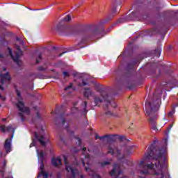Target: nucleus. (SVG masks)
Instances as JSON below:
<instances>
[{
	"label": "nucleus",
	"instance_id": "1",
	"mask_svg": "<svg viewBox=\"0 0 178 178\" xmlns=\"http://www.w3.org/2000/svg\"><path fill=\"white\" fill-rule=\"evenodd\" d=\"M55 30L60 35H80L81 37V44H86L88 40L98 37L101 34L99 28L95 24L86 25L83 30L80 31L76 27L67 26L60 22L56 26Z\"/></svg>",
	"mask_w": 178,
	"mask_h": 178
},
{
	"label": "nucleus",
	"instance_id": "2",
	"mask_svg": "<svg viewBox=\"0 0 178 178\" xmlns=\"http://www.w3.org/2000/svg\"><path fill=\"white\" fill-rule=\"evenodd\" d=\"M154 2L155 0H146L144 2L141 0H134V6H136L135 11H133L127 17H122L118 19L117 23H126L131 20H145L148 17H154Z\"/></svg>",
	"mask_w": 178,
	"mask_h": 178
},
{
	"label": "nucleus",
	"instance_id": "3",
	"mask_svg": "<svg viewBox=\"0 0 178 178\" xmlns=\"http://www.w3.org/2000/svg\"><path fill=\"white\" fill-rule=\"evenodd\" d=\"M162 7L159 6H156L154 9H153V13L154 15V19L157 20H161L163 19L164 22H167V23H172L174 20H176V16L178 14V10H167L163 12Z\"/></svg>",
	"mask_w": 178,
	"mask_h": 178
},
{
	"label": "nucleus",
	"instance_id": "4",
	"mask_svg": "<svg viewBox=\"0 0 178 178\" xmlns=\"http://www.w3.org/2000/svg\"><path fill=\"white\" fill-rule=\"evenodd\" d=\"M118 135H104V138H107L108 153L113 156H115V149L116 151L115 156L118 161L122 162L124 161V154H122V151L116 147L115 142L118 140Z\"/></svg>",
	"mask_w": 178,
	"mask_h": 178
},
{
	"label": "nucleus",
	"instance_id": "5",
	"mask_svg": "<svg viewBox=\"0 0 178 178\" xmlns=\"http://www.w3.org/2000/svg\"><path fill=\"white\" fill-rule=\"evenodd\" d=\"M145 106L146 115L147 116H150L149 123H151V124H154L157 119L155 112H157V111L159 110L161 106V99H159V97H156L152 102H148L147 100L145 102Z\"/></svg>",
	"mask_w": 178,
	"mask_h": 178
},
{
	"label": "nucleus",
	"instance_id": "6",
	"mask_svg": "<svg viewBox=\"0 0 178 178\" xmlns=\"http://www.w3.org/2000/svg\"><path fill=\"white\" fill-rule=\"evenodd\" d=\"M119 13V11L116 9V6H113L111 8V11L110 14L106 17V19L103 21V23H108V22H111L113 17H115V15H118Z\"/></svg>",
	"mask_w": 178,
	"mask_h": 178
},
{
	"label": "nucleus",
	"instance_id": "7",
	"mask_svg": "<svg viewBox=\"0 0 178 178\" xmlns=\"http://www.w3.org/2000/svg\"><path fill=\"white\" fill-rule=\"evenodd\" d=\"M99 92H100L101 97L104 98V102H106V104H104V106L105 111H106V109H108V108L109 107V105H111V100L108 99V94H106L105 91H104V89L102 88L99 89Z\"/></svg>",
	"mask_w": 178,
	"mask_h": 178
},
{
	"label": "nucleus",
	"instance_id": "8",
	"mask_svg": "<svg viewBox=\"0 0 178 178\" xmlns=\"http://www.w3.org/2000/svg\"><path fill=\"white\" fill-rule=\"evenodd\" d=\"M8 51L9 52V55L11 57V59L17 65V66H20V59H19V53H16L15 51V56H13V51L10 47H8Z\"/></svg>",
	"mask_w": 178,
	"mask_h": 178
},
{
	"label": "nucleus",
	"instance_id": "9",
	"mask_svg": "<svg viewBox=\"0 0 178 178\" xmlns=\"http://www.w3.org/2000/svg\"><path fill=\"white\" fill-rule=\"evenodd\" d=\"M17 107L18 108L19 112H24V113H28V115L30 113V108L29 107H25L24 102L20 100H18Z\"/></svg>",
	"mask_w": 178,
	"mask_h": 178
},
{
	"label": "nucleus",
	"instance_id": "10",
	"mask_svg": "<svg viewBox=\"0 0 178 178\" xmlns=\"http://www.w3.org/2000/svg\"><path fill=\"white\" fill-rule=\"evenodd\" d=\"M65 129L67 131V133H68V134H70L71 136H72L74 138H75V140H77L76 144L80 147V145H81V138H79V136H74V131L70 130V128L69 127L68 124H67V126L65 127Z\"/></svg>",
	"mask_w": 178,
	"mask_h": 178
},
{
	"label": "nucleus",
	"instance_id": "11",
	"mask_svg": "<svg viewBox=\"0 0 178 178\" xmlns=\"http://www.w3.org/2000/svg\"><path fill=\"white\" fill-rule=\"evenodd\" d=\"M13 138V135L11 136V138H7L4 143V149L6 151L7 154H9L12 151V139Z\"/></svg>",
	"mask_w": 178,
	"mask_h": 178
},
{
	"label": "nucleus",
	"instance_id": "12",
	"mask_svg": "<svg viewBox=\"0 0 178 178\" xmlns=\"http://www.w3.org/2000/svg\"><path fill=\"white\" fill-rule=\"evenodd\" d=\"M118 172V174L116 175V172ZM116 175L115 178H119V175H122V170H120V167H118L117 163H114L113 168L110 172L111 176H115Z\"/></svg>",
	"mask_w": 178,
	"mask_h": 178
},
{
	"label": "nucleus",
	"instance_id": "13",
	"mask_svg": "<svg viewBox=\"0 0 178 178\" xmlns=\"http://www.w3.org/2000/svg\"><path fill=\"white\" fill-rule=\"evenodd\" d=\"M139 64L140 61L138 59L135 58L127 63L126 69L128 71L131 70V72H133V67H134V66L138 65Z\"/></svg>",
	"mask_w": 178,
	"mask_h": 178
},
{
	"label": "nucleus",
	"instance_id": "14",
	"mask_svg": "<svg viewBox=\"0 0 178 178\" xmlns=\"http://www.w3.org/2000/svg\"><path fill=\"white\" fill-rule=\"evenodd\" d=\"M10 80H12V78L10 77V75H9V72H6L1 75V84H5L6 81H10Z\"/></svg>",
	"mask_w": 178,
	"mask_h": 178
},
{
	"label": "nucleus",
	"instance_id": "15",
	"mask_svg": "<svg viewBox=\"0 0 178 178\" xmlns=\"http://www.w3.org/2000/svg\"><path fill=\"white\" fill-rule=\"evenodd\" d=\"M51 164L53 166H54V168H58L62 165V160L59 157H53L51 159Z\"/></svg>",
	"mask_w": 178,
	"mask_h": 178
},
{
	"label": "nucleus",
	"instance_id": "16",
	"mask_svg": "<svg viewBox=\"0 0 178 178\" xmlns=\"http://www.w3.org/2000/svg\"><path fill=\"white\" fill-rule=\"evenodd\" d=\"M86 171L88 172L89 176H91L92 178H101L99 175L95 173V171L92 170H89L88 168L86 167Z\"/></svg>",
	"mask_w": 178,
	"mask_h": 178
},
{
	"label": "nucleus",
	"instance_id": "17",
	"mask_svg": "<svg viewBox=\"0 0 178 178\" xmlns=\"http://www.w3.org/2000/svg\"><path fill=\"white\" fill-rule=\"evenodd\" d=\"M115 81H116V83H115V89L118 90V91H120V90H122V86H123V84L124 86H125V83L124 82L122 81V79L118 80V78L115 79Z\"/></svg>",
	"mask_w": 178,
	"mask_h": 178
},
{
	"label": "nucleus",
	"instance_id": "18",
	"mask_svg": "<svg viewBox=\"0 0 178 178\" xmlns=\"http://www.w3.org/2000/svg\"><path fill=\"white\" fill-rule=\"evenodd\" d=\"M35 137L36 138V140H38V141H39V143L41 144V145H42V147H45V145H47V143L45 141H44V136H38L37 134H35Z\"/></svg>",
	"mask_w": 178,
	"mask_h": 178
},
{
	"label": "nucleus",
	"instance_id": "19",
	"mask_svg": "<svg viewBox=\"0 0 178 178\" xmlns=\"http://www.w3.org/2000/svg\"><path fill=\"white\" fill-rule=\"evenodd\" d=\"M91 95H92V91L91 90V89L90 88H86L85 91L83 92V97L88 99V98L91 97Z\"/></svg>",
	"mask_w": 178,
	"mask_h": 178
},
{
	"label": "nucleus",
	"instance_id": "20",
	"mask_svg": "<svg viewBox=\"0 0 178 178\" xmlns=\"http://www.w3.org/2000/svg\"><path fill=\"white\" fill-rule=\"evenodd\" d=\"M102 102H104V100H102L101 97H98L97 96L94 97L95 106H99Z\"/></svg>",
	"mask_w": 178,
	"mask_h": 178
},
{
	"label": "nucleus",
	"instance_id": "21",
	"mask_svg": "<svg viewBox=\"0 0 178 178\" xmlns=\"http://www.w3.org/2000/svg\"><path fill=\"white\" fill-rule=\"evenodd\" d=\"M161 52H162V47H157L156 49L154 50L152 54L154 56H156L157 58H159L161 56Z\"/></svg>",
	"mask_w": 178,
	"mask_h": 178
},
{
	"label": "nucleus",
	"instance_id": "22",
	"mask_svg": "<svg viewBox=\"0 0 178 178\" xmlns=\"http://www.w3.org/2000/svg\"><path fill=\"white\" fill-rule=\"evenodd\" d=\"M127 87L129 90H134L136 88V81L129 80L127 83Z\"/></svg>",
	"mask_w": 178,
	"mask_h": 178
},
{
	"label": "nucleus",
	"instance_id": "23",
	"mask_svg": "<svg viewBox=\"0 0 178 178\" xmlns=\"http://www.w3.org/2000/svg\"><path fill=\"white\" fill-rule=\"evenodd\" d=\"M15 49L17 51H15V54H19V59H20V56L22 55L23 51H22V47L19 44H15Z\"/></svg>",
	"mask_w": 178,
	"mask_h": 178
},
{
	"label": "nucleus",
	"instance_id": "24",
	"mask_svg": "<svg viewBox=\"0 0 178 178\" xmlns=\"http://www.w3.org/2000/svg\"><path fill=\"white\" fill-rule=\"evenodd\" d=\"M124 155H131L133 154V150L131 149V147H127L124 152Z\"/></svg>",
	"mask_w": 178,
	"mask_h": 178
},
{
	"label": "nucleus",
	"instance_id": "25",
	"mask_svg": "<svg viewBox=\"0 0 178 178\" xmlns=\"http://www.w3.org/2000/svg\"><path fill=\"white\" fill-rule=\"evenodd\" d=\"M82 105L83 106V113H85V115L87 114V106L88 105V103L87 102H83L82 103Z\"/></svg>",
	"mask_w": 178,
	"mask_h": 178
},
{
	"label": "nucleus",
	"instance_id": "26",
	"mask_svg": "<svg viewBox=\"0 0 178 178\" xmlns=\"http://www.w3.org/2000/svg\"><path fill=\"white\" fill-rule=\"evenodd\" d=\"M72 20V16L70 15H67L62 19V22H70Z\"/></svg>",
	"mask_w": 178,
	"mask_h": 178
},
{
	"label": "nucleus",
	"instance_id": "27",
	"mask_svg": "<svg viewBox=\"0 0 178 178\" xmlns=\"http://www.w3.org/2000/svg\"><path fill=\"white\" fill-rule=\"evenodd\" d=\"M79 87H86V86H88V82H87L85 79H83L81 83L79 84Z\"/></svg>",
	"mask_w": 178,
	"mask_h": 178
},
{
	"label": "nucleus",
	"instance_id": "28",
	"mask_svg": "<svg viewBox=\"0 0 178 178\" xmlns=\"http://www.w3.org/2000/svg\"><path fill=\"white\" fill-rule=\"evenodd\" d=\"M111 165V161H103L101 163L102 168H105V166H108Z\"/></svg>",
	"mask_w": 178,
	"mask_h": 178
},
{
	"label": "nucleus",
	"instance_id": "29",
	"mask_svg": "<svg viewBox=\"0 0 178 178\" xmlns=\"http://www.w3.org/2000/svg\"><path fill=\"white\" fill-rule=\"evenodd\" d=\"M42 60V55L40 54L38 57L36 58V63H40Z\"/></svg>",
	"mask_w": 178,
	"mask_h": 178
},
{
	"label": "nucleus",
	"instance_id": "30",
	"mask_svg": "<svg viewBox=\"0 0 178 178\" xmlns=\"http://www.w3.org/2000/svg\"><path fill=\"white\" fill-rule=\"evenodd\" d=\"M64 115H65V113H61V114H60L61 122H62L63 126L65 124V123H66V118H65L63 117Z\"/></svg>",
	"mask_w": 178,
	"mask_h": 178
},
{
	"label": "nucleus",
	"instance_id": "31",
	"mask_svg": "<svg viewBox=\"0 0 178 178\" xmlns=\"http://www.w3.org/2000/svg\"><path fill=\"white\" fill-rule=\"evenodd\" d=\"M39 156H40L41 162L42 163L44 162V152H40L39 153Z\"/></svg>",
	"mask_w": 178,
	"mask_h": 178
},
{
	"label": "nucleus",
	"instance_id": "32",
	"mask_svg": "<svg viewBox=\"0 0 178 178\" xmlns=\"http://www.w3.org/2000/svg\"><path fill=\"white\" fill-rule=\"evenodd\" d=\"M98 138H99V140H104V139H105V136H99V135H98V134H95V139H96V140H98Z\"/></svg>",
	"mask_w": 178,
	"mask_h": 178
},
{
	"label": "nucleus",
	"instance_id": "33",
	"mask_svg": "<svg viewBox=\"0 0 178 178\" xmlns=\"http://www.w3.org/2000/svg\"><path fill=\"white\" fill-rule=\"evenodd\" d=\"M19 116L21 118L22 122H24V120H26L24 118V114H23V113H19Z\"/></svg>",
	"mask_w": 178,
	"mask_h": 178
},
{
	"label": "nucleus",
	"instance_id": "34",
	"mask_svg": "<svg viewBox=\"0 0 178 178\" xmlns=\"http://www.w3.org/2000/svg\"><path fill=\"white\" fill-rule=\"evenodd\" d=\"M175 112H176V111L175 109H172V111H170L168 113L169 118H172V116H173V115H175Z\"/></svg>",
	"mask_w": 178,
	"mask_h": 178
},
{
	"label": "nucleus",
	"instance_id": "35",
	"mask_svg": "<svg viewBox=\"0 0 178 178\" xmlns=\"http://www.w3.org/2000/svg\"><path fill=\"white\" fill-rule=\"evenodd\" d=\"M0 129L3 133L6 132V127L5 125H0Z\"/></svg>",
	"mask_w": 178,
	"mask_h": 178
},
{
	"label": "nucleus",
	"instance_id": "36",
	"mask_svg": "<svg viewBox=\"0 0 178 178\" xmlns=\"http://www.w3.org/2000/svg\"><path fill=\"white\" fill-rule=\"evenodd\" d=\"M15 92L17 97H19V99H22V94L20 93V91H19L17 89H15Z\"/></svg>",
	"mask_w": 178,
	"mask_h": 178
},
{
	"label": "nucleus",
	"instance_id": "37",
	"mask_svg": "<svg viewBox=\"0 0 178 178\" xmlns=\"http://www.w3.org/2000/svg\"><path fill=\"white\" fill-rule=\"evenodd\" d=\"M38 70H39V72H45V70H47V68L42 66H40L38 67Z\"/></svg>",
	"mask_w": 178,
	"mask_h": 178
},
{
	"label": "nucleus",
	"instance_id": "38",
	"mask_svg": "<svg viewBox=\"0 0 178 178\" xmlns=\"http://www.w3.org/2000/svg\"><path fill=\"white\" fill-rule=\"evenodd\" d=\"M73 87V83H70V85L68 86H67L66 88H65V90L67 91V90H70V88H72Z\"/></svg>",
	"mask_w": 178,
	"mask_h": 178
},
{
	"label": "nucleus",
	"instance_id": "39",
	"mask_svg": "<svg viewBox=\"0 0 178 178\" xmlns=\"http://www.w3.org/2000/svg\"><path fill=\"white\" fill-rule=\"evenodd\" d=\"M40 169L41 172H45V170H44V161L41 162Z\"/></svg>",
	"mask_w": 178,
	"mask_h": 178
},
{
	"label": "nucleus",
	"instance_id": "40",
	"mask_svg": "<svg viewBox=\"0 0 178 178\" xmlns=\"http://www.w3.org/2000/svg\"><path fill=\"white\" fill-rule=\"evenodd\" d=\"M63 74L64 75V77H70V74H69V72H67L66 71H63Z\"/></svg>",
	"mask_w": 178,
	"mask_h": 178
},
{
	"label": "nucleus",
	"instance_id": "41",
	"mask_svg": "<svg viewBox=\"0 0 178 178\" xmlns=\"http://www.w3.org/2000/svg\"><path fill=\"white\" fill-rule=\"evenodd\" d=\"M106 116H113V113L108 111L106 112Z\"/></svg>",
	"mask_w": 178,
	"mask_h": 178
},
{
	"label": "nucleus",
	"instance_id": "42",
	"mask_svg": "<svg viewBox=\"0 0 178 178\" xmlns=\"http://www.w3.org/2000/svg\"><path fill=\"white\" fill-rule=\"evenodd\" d=\"M16 40L20 41L22 45H23V44H24V41L22 40V38H16Z\"/></svg>",
	"mask_w": 178,
	"mask_h": 178
},
{
	"label": "nucleus",
	"instance_id": "43",
	"mask_svg": "<svg viewBox=\"0 0 178 178\" xmlns=\"http://www.w3.org/2000/svg\"><path fill=\"white\" fill-rule=\"evenodd\" d=\"M117 137H118V140H120V141H123V140H124V136H118V135L117 136Z\"/></svg>",
	"mask_w": 178,
	"mask_h": 178
},
{
	"label": "nucleus",
	"instance_id": "44",
	"mask_svg": "<svg viewBox=\"0 0 178 178\" xmlns=\"http://www.w3.org/2000/svg\"><path fill=\"white\" fill-rule=\"evenodd\" d=\"M56 177L57 178H62V174L60 173V172H57Z\"/></svg>",
	"mask_w": 178,
	"mask_h": 178
},
{
	"label": "nucleus",
	"instance_id": "45",
	"mask_svg": "<svg viewBox=\"0 0 178 178\" xmlns=\"http://www.w3.org/2000/svg\"><path fill=\"white\" fill-rule=\"evenodd\" d=\"M36 117L38 119L41 120V114L39 112L36 113Z\"/></svg>",
	"mask_w": 178,
	"mask_h": 178
},
{
	"label": "nucleus",
	"instance_id": "46",
	"mask_svg": "<svg viewBox=\"0 0 178 178\" xmlns=\"http://www.w3.org/2000/svg\"><path fill=\"white\" fill-rule=\"evenodd\" d=\"M6 130H7V131H10V130H12V126H10V125L8 126L6 128Z\"/></svg>",
	"mask_w": 178,
	"mask_h": 178
},
{
	"label": "nucleus",
	"instance_id": "47",
	"mask_svg": "<svg viewBox=\"0 0 178 178\" xmlns=\"http://www.w3.org/2000/svg\"><path fill=\"white\" fill-rule=\"evenodd\" d=\"M152 125H153L152 127V130H158V129L156 128V125H155V124Z\"/></svg>",
	"mask_w": 178,
	"mask_h": 178
},
{
	"label": "nucleus",
	"instance_id": "48",
	"mask_svg": "<svg viewBox=\"0 0 178 178\" xmlns=\"http://www.w3.org/2000/svg\"><path fill=\"white\" fill-rule=\"evenodd\" d=\"M35 142L33 140L32 143L31 144L30 147H35Z\"/></svg>",
	"mask_w": 178,
	"mask_h": 178
},
{
	"label": "nucleus",
	"instance_id": "49",
	"mask_svg": "<svg viewBox=\"0 0 178 178\" xmlns=\"http://www.w3.org/2000/svg\"><path fill=\"white\" fill-rule=\"evenodd\" d=\"M66 54V51H63V53L58 54V56L59 58H60V56H62V55H63V54Z\"/></svg>",
	"mask_w": 178,
	"mask_h": 178
},
{
	"label": "nucleus",
	"instance_id": "50",
	"mask_svg": "<svg viewBox=\"0 0 178 178\" xmlns=\"http://www.w3.org/2000/svg\"><path fill=\"white\" fill-rule=\"evenodd\" d=\"M111 106H113V108H116L118 106L116 105L115 103H113V104H111Z\"/></svg>",
	"mask_w": 178,
	"mask_h": 178
},
{
	"label": "nucleus",
	"instance_id": "51",
	"mask_svg": "<svg viewBox=\"0 0 178 178\" xmlns=\"http://www.w3.org/2000/svg\"><path fill=\"white\" fill-rule=\"evenodd\" d=\"M60 140H61V141H63V143L65 144V139H63L62 136H60Z\"/></svg>",
	"mask_w": 178,
	"mask_h": 178
},
{
	"label": "nucleus",
	"instance_id": "52",
	"mask_svg": "<svg viewBox=\"0 0 178 178\" xmlns=\"http://www.w3.org/2000/svg\"><path fill=\"white\" fill-rule=\"evenodd\" d=\"M82 151H83V152H86V151H87V148L86 147L82 148Z\"/></svg>",
	"mask_w": 178,
	"mask_h": 178
},
{
	"label": "nucleus",
	"instance_id": "53",
	"mask_svg": "<svg viewBox=\"0 0 178 178\" xmlns=\"http://www.w3.org/2000/svg\"><path fill=\"white\" fill-rule=\"evenodd\" d=\"M173 127V124H170L168 129L170 130Z\"/></svg>",
	"mask_w": 178,
	"mask_h": 178
},
{
	"label": "nucleus",
	"instance_id": "54",
	"mask_svg": "<svg viewBox=\"0 0 178 178\" xmlns=\"http://www.w3.org/2000/svg\"><path fill=\"white\" fill-rule=\"evenodd\" d=\"M155 73H156V70H152V74H155Z\"/></svg>",
	"mask_w": 178,
	"mask_h": 178
},
{
	"label": "nucleus",
	"instance_id": "55",
	"mask_svg": "<svg viewBox=\"0 0 178 178\" xmlns=\"http://www.w3.org/2000/svg\"><path fill=\"white\" fill-rule=\"evenodd\" d=\"M166 84H168V82H165V83H161V86H166Z\"/></svg>",
	"mask_w": 178,
	"mask_h": 178
},
{
	"label": "nucleus",
	"instance_id": "56",
	"mask_svg": "<svg viewBox=\"0 0 178 178\" xmlns=\"http://www.w3.org/2000/svg\"><path fill=\"white\" fill-rule=\"evenodd\" d=\"M0 90H2V91H3V87H2V86L0 85Z\"/></svg>",
	"mask_w": 178,
	"mask_h": 178
},
{
	"label": "nucleus",
	"instance_id": "57",
	"mask_svg": "<svg viewBox=\"0 0 178 178\" xmlns=\"http://www.w3.org/2000/svg\"><path fill=\"white\" fill-rule=\"evenodd\" d=\"M82 163L83 166H86V162H84V161H82Z\"/></svg>",
	"mask_w": 178,
	"mask_h": 178
},
{
	"label": "nucleus",
	"instance_id": "58",
	"mask_svg": "<svg viewBox=\"0 0 178 178\" xmlns=\"http://www.w3.org/2000/svg\"><path fill=\"white\" fill-rule=\"evenodd\" d=\"M90 158V154H87L86 156H85V158Z\"/></svg>",
	"mask_w": 178,
	"mask_h": 178
},
{
	"label": "nucleus",
	"instance_id": "59",
	"mask_svg": "<svg viewBox=\"0 0 178 178\" xmlns=\"http://www.w3.org/2000/svg\"><path fill=\"white\" fill-rule=\"evenodd\" d=\"M3 58V55H2L1 54H0V59Z\"/></svg>",
	"mask_w": 178,
	"mask_h": 178
},
{
	"label": "nucleus",
	"instance_id": "60",
	"mask_svg": "<svg viewBox=\"0 0 178 178\" xmlns=\"http://www.w3.org/2000/svg\"><path fill=\"white\" fill-rule=\"evenodd\" d=\"M2 120L3 122H6V118H3Z\"/></svg>",
	"mask_w": 178,
	"mask_h": 178
},
{
	"label": "nucleus",
	"instance_id": "61",
	"mask_svg": "<svg viewBox=\"0 0 178 178\" xmlns=\"http://www.w3.org/2000/svg\"><path fill=\"white\" fill-rule=\"evenodd\" d=\"M81 178H84V175H81Z\"/></svg>",
	"mask_w": 178,
	"mask_h": 178
},
{
	"label": "nucleus",
	"instance_id": "62",
	"mask_svg": "<svg viewBox=\"0 0 178 178\" xmlns=\"http://www.w3.org/2000/svg\"><path fill=\"white\" fill-rule=\"evenodd\" d=\"M5 99H6V97H3V101H5Z\"/></svg>",
	"mask_w": 178,
	"mask_h": 178
},
{
	"label": "nucleus",
	"instance_id": "63",
	"mask_svg": "<svg viewBox=\"0 0 178 178\" xmlns=\"http://www.w3.org/2000/svg\"><path fill=\"white\" fill-rule=\"evenodd\" d=\"M52 48H53V49H56V47H53Z\"/></svg>",
	"mask_w": 178,
	"mask_h": 178
},
{
	"label": "nucleus",
	"instance_id": "64",
	"mask_svg": "<svg viewBox=\"0 0 178 178\" xmlns=\"http://www.w3.org/2000/svg\"><path fill=\"white\" fill-rule=\"evenodd\" d=\"M74 77H76L77 76V74H74Z\"/></svg>",
	"mask_w": 178,
	"mask_h": 178
}]
</instances>
